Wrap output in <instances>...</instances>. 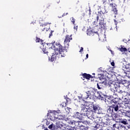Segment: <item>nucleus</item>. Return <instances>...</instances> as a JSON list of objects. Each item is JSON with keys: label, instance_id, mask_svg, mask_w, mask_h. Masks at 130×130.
Masks as SVG:
<instances>
[{"label": "nucleus", "instance_id": "f257e3e1", "mask_svg": "<svg viewBox=\"0 0 130 130\" xmlns=\"http://www.w3.org/2000/svg\"><path fill=\"white\" fill-rule=\"evenodd\" d=\"M71 40H73V38H72V36H70L69 35H67L66 38L64 40V44H67V46H62L60 43L57 42H56L55 45L53 46V49L55 50V51H58L59 52V55L61 57H64L66 56V54L64 52H68V48L70 46V42H71Z\"/></svg>", "mask_w": 130, "mask_h": 130}, {"label": "nucleus", "instance_id": "f03ea898", "mask_svg": "<svg viewBox=\"0 0 130 130\" xmlns=\"http://www.w3.org/2000/svg\"><path fill=\"white\" fill-rule=\"evenodd\" d=\"M87 96L84 98L85 100H88V99H91V97H94L95 94H96V89L94 88L90 87L87 92H86Z\"/></svg>", "mask_w": 130, "mask_h": 130}, {"label": "nucleus", "instance_id": "7ed1b4c3", "mask_svg": "<svg viewBox=\"0 0 130 130\" xmlns=\"http://www.w3.org/2000/svg\"><path fill=\"white\" fill-rule=\"evenodd\" d=\"M108 84V85H109L110 87V91H111V92H113V95H114V92H115V89L120 87V86L119 85V83H112V81H109Z\"/></svg>", "mask_w": 130, "mask_h": 130}, {"label": "nucleus", "instance_id": "20e7f679", "mask_svg": "<svg viewBox=\"0 0 130 130\" xmlns=\"http://www.w3.org/2000/svg\"><path fill=\"white\" fill-rule=\"evenodd\" d=\"M47 116L50 118V120L54 121L55 119L57 118V112H55V111H50V112L47 113Z\"/></svg>", "mask_w": 130, "mask_h": 130}, {"label": "nucleus", "instance_id": "39448f33", "mask_svg": "<svg viewBox=\"0 0 130 130\" xmlns=\"http://www.w3.org/2000/svg\"><path fill=\"white\" fill-rule=\"evenodd\" d=\"M51 45H52V44L51 43H48V44H44L43 46V51L44 52V53H48V51H47V49H50V48H51V49H52V48H53V46H52V47H49Z\"/></svg>", "mask_w": 130, "mask_h": 130}, {"label": "nucleus", "instance_id": "423d86ee", "mask_svg": "<svg viewBox=\"0 0 130 130\" xmlns=\"http://www.w3.org/2000/svg\"><path fill=\"white\" fill-rule=\"evenodd\" d=\"M106 85H107V82L106 81L104 80L102 82H99L97 83V88L99 90H102Z\"/></svg>", "mask_w": 130, "mask_h": 130}, {"label": "nucleus", "instance_id": "0eeeda50", "mask_svg": "<svg viewBox=\"0 0 130 130\" xmlns=\"http://www.w3.org/2000/svg\"><path fill=\"white\" fill-rule=\"evenodd\" d=\"M56 125L57 127H60L61 128V129L66 130L67 129L66 127V125H64V123H62L61 120L57 121L56 122Z\"/></svg>", "mask_w": 130, "mask_h": 130}, {"label": "nucleus", "instance_id": "6e6552de", "mask_svg": "<svg viewBox=\"0 0 130 130\" xmlns=\"http://www.w3.org/2000/svg\"><path fill=\"white\" fill-rule=\"evenodd\" d=\"M111 108H112V110H114L115 112H118L119 111V108H120V105L118 104H113L111 106Z\"/></svg>", "mask_w": 130, "mask_h": 130}, {"label": "nucleus", "instance_id": "1a4fd4ad", "mask_svg": "<svg viewBox=\"0 0 130 130\" xmlns=\"http://www.w3.org/2000/svg\"><path fill=\"white\" fill-rule=\"evenodd\" d=\"M106 13H108V12L106 11L104 13L102 12V11L98 12V14L96 16V22H98V21H99V18H101V19H104V17H103V15H106Z\"/></svg>", "mask_w": 130, "mask_h": 130}, {"label": "nucleus", "instance_id": "9d476101", "mask_svg": "<svg viewBox=\"0 0 130 130\" xmlns=\"http://www.w3.org/2000/svg\"><path fill=\"white\" fill-rule=\"evenodd\" d=\"M120 107L125 109V108L128 107V101H124L122 102L121 103H120Z\"/></svg>", "mask_w": 130, "mask_h": 130}, {"label": "nucleus", "instance_id": "9b49d317", "mask_svg": "<svg viewBox=\"0 0 130 130\" xmlns=\"http://www.w3.org/2000/svg\"><path fill=\"white\" fill-rule=\"evenodd\" d=\"M110 6L112 7V11L114 12L115 15H117V12H118V10L116 9V5L115 4L111 3L110 4Z\"/></svg>", "mask_w": 130, "mask_h": 130}, {"label": "nucleus", "instance_id": "f8f14e48", "mask_svg": "<svg viewBox=\"0 0 130 130\" xmlns=\"http://www.w3.org/2000/svg\"><path fill=\"white\" fill-rule=\"evenodd\" d=\"M94 105V103L90 101H86L85 102V105L86 107H87V109H89V108H92L93 107V105Z\"/></svg>", "mask_w": 130, "mask_h": 130}, {"label": "nucleus", "instance_id": "ddd939ff", "mask_svg": "<svg viewBox=\"0 0 130 130\" xmlns=\"http://www.w3.org/2000/svg\"><path fill=\"white\" fill-rule=\"evenodd\" d=\"M82 76L84 79H86V80H90V79H92L93 76L90 74L87 73H83Z\"/></svg>", "mask_w": 130, "mask_h": 130}, {"label": "nucleus", "instance_id": "4468645a", "mask_svg": "<svg viewBox=\"0 0 130 130\" xmlns=\"http://www.w3.org/2000/svg\"><path fill=\"white\" fill-rule=\"evenodd\" d=\"M73 117L81 120L82 119V114L78 112H75L73 115Z\"/></svg>", "mask_w": 130, "mask_h": 130}, {"label": "nucleus", "instance_id": "2eb2a0df", "mask_svg": "<svg viewBox=\"0 0 130 130\" xmlns=\"http://www.w3.org/2000/svg\"><path fill=\"white\" fill-rule=\"evenodd\" d=\"M99 25L101 29H104L105 28V23L104 22V18L100 19Z\"/></svg>", "mask_w": 130, "mask_h": 130}, {"label": "nucleus", "instance_id": "dca6fc26", "mask_svg": "<svg viewBox=\"0 0 130 130\" xmlns=\"http://www.w3.org/2000/svg\"><path fill=\"white\" fill-rule=\"evenodd\" d=\"M58 53H59V52L58 53H55V54L52 53V55L51 57V61H54V60H56V56L58 55Z\"/></svg>", "mask_w": 130, "mask_h": 130}, {"label": "nucleus", "instance_id": "f3484780", "mask_svg": "<svg viewBox=\"0 0 130 130\" xmlns=\"http://www.w3.org/2000/svg\"><path fill=\"white\" fill-rule=\"evenodd\" d=\"M86 105H81V112H87L88 111V108H86Z\"/></svg>", "mask_w": 130, "mask_h": 130}, {"label": "nucleus", "instance_id": "a211bd4d", "mask_svg": "<svg viewBox=\"0 0 130 130\" xmlns=\"http://www.w3.org/2000/svg\"><path fill=\"white\" fill-rule=\"evenodd\" d=\"M100 93H101L100 91L97 92V93L99 94L98 98L100 100H103V101H104V100H106L105 98L101 95Z\"/></svg>", "mask_w": 130, "mask_h": 130}, {"label": "nucleus", "instance_id": "6ab92c4d", "mask_svg": "<svg viewBox=\"0 0 130 130\" xmlns=\"http://www.w3.org/2000/svg\"><path fill=\"white\" fill-rule=\"evenodd\" d=\"M120 123H122L123 124H124L125 125H126V124H128V123L127 122V120L125 119H123L122 120H120L119 121Z\"/></svg>", "mask_w": 130, "mask_h": 130}, {"label": "nucleus", "instance_id": "aec40b11", "mask_svg": "<svg viewBox=\"0 0 130 130\" xmlns=\"http://www.w3.org/2000/svg\"><path fill=\"white\" fill-rule=\"evenodd\" d=\"M73 123H74V124H76V123H78V126H82V124H81V123H82V122L81 121H75V120H73L72 121V124Z\"/></svg>", "mask_w": 130, "mask_h": 130}, {"label": "nucleus", "instance_id": "412c9836", "mask_svg": "<svg viewBox=\"0 0 130 130\" xmlns=\"http://www.w3.org/2000/svg\"><path fill=\"white\" fill-rule=\"evenodd\" d=\"M119 95L122 98V97H125L127 94H126V92L124 91H122Z\"/></svg>", "mask_w": 130, "mask_h": 130}, {"label": "nucleus", "instance_id": "4be33fe9", "mask_svg": "<svg viewBox=\"0 0 130 130\" xmlns=\"http://www.w3.org/2000/svg\"><path fill=\"white\" fill-rule=\"evenodd\" d=\"M118 50L121 51V52H125V51H127V49L126 48H123L121 47V48H118Z\"/></svg>", "mask_w": 130, "mask_h": 130}, {"label": "nucleus", "instance_id": "5701e85b", "mask_svg": "<svg viewBox=\"0 0 130 130\" xmlns=\"http://www.w3.org/2000/svg\"><path fill=\"white\" fill-rule=\"evenodd\" d=\"M92 108H93L92 110L93 111H97V110H98V106L96 105H93Z\"/></svg>", "mask_w": 130, "mask_h": 130}, {"label": "nucleus", "instance_id": "b1692460", "mask_svg": "<svg viewBox=\"0 0 130 130\" xmlns=\"http://www.w3.org/2000/svg\"><path fill=\"white\" fill-rule=\"evenodd\" d=\"M36 42L37 43L38 42H41L42 43L43 42V40L40 39V38H38V37H36Z\"/></svg>", "mask_w": 130, "mask_h": 130}, {"label": "nucleus", "instance_id": "393cba45", "mask_svg": "<svg viewBox=\"0 0 130 130\" xmlns=\"http://www.w3.org/2000/svg\"><path fill=\"white\" fill-rule=\"evenodd\" d=\"M86 123H87V124L90 125L93 123V119H89L88 120L86 121Z\"/></svg>", "mask_w": 130, "mask_h": 130}, {"label": "nucleus", "instance_id": "a878e982", "mask_svg": "<svg viewBox=\"0 0 130 130\" xmlns=\"http://www.w3.org/2000/svg\"><path fill=\"white\" fill-rule=\"evenodd\" d=\"M117 93H119V95L120 94L121 92L122 91L121 88L120 87H118L117 89H115Z\"/></svg>", "mask_w": 130, "mask_h": 130}, {"label": "nucleus", "instance_id": "bb28decb", "mask_svg": "<svg viewBox=\"0 0 130 130\" xmlns=\"http://www.w3.org/2000/svg\"><path fill=\"white\" fill-rule=\"evenodd\" d=\"M87 35L89 36H93V35H94V32L92 30H89L87 31Z\"/></svg>", "mask_w": 130, "mask_h": 130}, {"label": "nucleus", "instance_id": "cd10ccee", "mask_svg": "<svg viewBox=\"0 0 130 130\" xmlns=\"http://www.w3.org/2000/svg\"><path fill=\"white\" fill-rule=\"evenodd\" d=\"M108 75H109V74H108V72L103 71V73L102 74L101 76H103V77H104V76L106 77H108Z\"/></svg>", "mask_w": 130, "mask_h": 130}, {"label": "nucleus", "instance_id": "c85d7f7f", "mask_svg": "<svg viewBox=\"0 0 130 130\" xmlns=\"http://www.w3.org/2000/svg\"><path fill=\"white\" fill-rule=\"evenodd\" d=\"M126 116H127V117H130V111H126Z\"/></svg>", "mask_w": 130, "mask_h": 130}, {"label": "nucleus", "instance_id": "c756f323", "mask_svg": "<svg viewBox=\"0 0 130 130\" xmlns=\"http://www.w3.org/2000/svg\"><path fill=\"white\" fill-rule=\"evenodd\" d=\"M71 22L73 23V24H74V25H75V23L76 22V19H75V18H74V17H72L71 18Z\"/></svg>", "mask_w": 130, "mask_h": 130}, {"label": "nucleus", "instance_id": "7c9ffc66", "mask_svg": "<svg viewBox=\"0 0 130 130\" xmlns=\"http://www.w3.org/2000/svg\"><path fill=\"white\" fill-rule=\"evenodd\" d=\"M113 127L114 128H118V124H113Z\"/></svg>", "mask_w": 130, "mask_h": 130}, {"label": "nucleus", "instance_id": "2f4dec72", "mask_svg": "<svg viewBox=\"0 0 130 130\" xmlns=\"http://www.w3.org/2000/svg\"><path fill=\"white\" fill-rule=\"evenodd\" d=\"M107 112H108V113L112 114V112H113V110L111 111V109L109 108L107 110Z\"/></svg>", "mask_w": 130, "mask_h": 130}, {"label": "nucleus", "instance_id": "473e14b6", "mask_svg": "<svg viewBox=\"0 0 130 130\" xmlns=\"http://www.w3.org/2000/svg\"><path fill=\"white\" fill-rule=\"evenodd\" d=\"M113 102L114 104H120L119 103H118V101H117L115 100H113Z\"/></svg>", "mask_w": 130, "mask_h": 130}, {"label": "nucleus", "instance_id": "72a5a7b5", "mask_svg": "<svg viewBox=\"0 0 130 130\" xmlns=\"http://www.w3.org/2000/svg\"><path fill=\"white\" fill-rule=\"evenodd\" d=\"M98 128H99V125H96L94 126V128H93V130H97V129H98Z\"/></svg>", "mask_w": 130, "mask_h": 130}, {"label": "nucleus", "instance_id": "f704fd0d", "mask_svg": "<svg viewBox=\"0 0 130 130\" xmlns=\"http://www.w3.org/2000/svg\"><path fill=\"white\" fill-rule=\"evenodd\" d=\"M126 77H128V78H130V73H129V72L126 73Z\"/></svg>", "mask_w": 130, "mask_h": 130}, {"label": "nucleus", "instance_id": "c9c22d12", "mask_svg": "<svg viewBox=\"0 0 130 130\" xmlns=\"http://www.w3.org/2000/svg\"><path fill=\"white\" fill-rule=\"evenodd\" d=\"M125 3H126L127 5L130 6V0H127V1L125 2Z\"/></svg>", "mask_w": 130, "mask_h": 130}, {"label": "nucleus", "instance_id": "e433bc0d", "mask_svg": "<svg viewBox=\"0 0 130 130\" xmlns=\"http://www.w3.org/2000/svg\"><path fill=\"white\" fill-rule=\"evenodd\" d=\"M122 115H123V116H126V111L122 112Z\"/></svg>", "mask_w": 130, "mask_h": 130}, {"label": "nucleus", "instance_id": "4c0bfd02", "mask_svg": "<svg viewBox=\"0 0 130 130\" xmlns=\"http://www.w3.org/2000/svg\"><path fill=\"white\" fill-rule=\"evenodd\" d=\"M52 127H53V124H50V125L48 126V128H50V129H51V128H52Z\"/></svg>", "mask_w": 130, "mask_h": 130}, {"label": "nucleus", "instance_id": "58836bf2", "mask_svg": "<svg viewBox=\"0 0 130 130\" xmlns=\"http://www.w3.org/2000/svg\"><path fill=\"white\" fill-rule=\"evenodd\" d=\"M74 29H75V30L76 31H77V30H78V25H75L74 26Z\"/></svg>", "mask_w": 130, "mask_h": 130}, {"label": "nucleus", "instance_id": "ea45409f", "mask_svg": "<svg viewBox=\"0 0 130 130\" xmlns=\"http://www.w3.org/2000/svg\"><path fill=\"white\" fill-rule=\"evenodd\" d=\"M111 66H112V67H114V66L115 65V63H114V62H112L111 63Z\"/></svg>", "mask_w": 130, "mask_h": 130}, {"label": "nucleus", "instance_id": "a19ab883", "mask_svg": "<svg viewBox=\"0 0 130 130\" xmlns=\"http://www.w3.org/2000/svg\"><path fill=\"white\" fill-rule=\"evenodd\" d=\"M102 2L104 5H106V4H105V3H106V0H102Z\"/></svg>", "mask_w": 130, "mask_h": 130}, {"label": "nucleus", "instance_id": "79ce46f5", "mask_svg": "<svg viewBox=\"0 0 130 130\" xmlns=\"http://www.w3.org/2000/svg\"><path fill=\"white\" fill-rule=\"evenodd\" d=\"M48 31V29H47V28H44L43 30H42V31Z\"/></svg>", "mask_w": 130, "mask_h": 130}, {"label": "nucleus", "instance_id": "37998d69", "mask_svg": "<svg viewBox=\"0 0 130 130\" xmlns=\"http://www.w3.org/2000/svg\"><path fill=\"white\" fill-rule=\"evenodd\" d=\"M52 31H51V32L50 34L49 38H50V37L52 36Z\"/></svg>", "mask_w": 130, "mask_h": 130}, {"label": "nucleus", "instance_id": "c03bdc74", "mask_svg": "<svg viewBox=\"0 0 130 130\" xmlns=\"http://www.w3.org/2000/svg\"><path fill=\"white\" fill-rule=\"evenodd\" d=\"M83 50H84V48H83V47H81L80 50V52H82V51H83Z\"/></svg>", "mask_w": 130, "mask_h": 130}, {"label": "nucleus", "instance_id": "a18cd8bd", "mask_svg": "<svg viewBox=\"0 0 130 130\" xmlns=\"http://www.w3.org/2000/svg\"><path fill=\"white\" fill-rule=\"evenodd\" d=\"M120 2H123V3H125V1L126 0H119Z\"/></svg>", "mask_w": 130, "mask_h": 130}, {"label": "nucleus", "instance_id": "49530a36", "mask_svg": "<svg viewBox=\"0 0 130 130\" xmlns=\"http://www.w3.org/2000/svg\"><path fill=\"white\" fill-rule=\"evenodd\" d=\"M114 22H115V25H117V21H116V20H115Z\"/></svg>", "mask_w": 130, "mask_h": 130}, {"label": "nucleus", "instance_id": "de8ad7c7", "mask_svg": "<svg viewBox=\"0 0 130 130\" xmlns=\"http://www.w3.org/2000/svg\"><path fill=\"white\" fill-rule=\"evenodd\" d=\"M64 16H66L65 13H63L62 15V17H64Z\"/></svg>", "mask_w": 130, "mask_h": 130}, {"label": "nucleus", "instance_id": "09e8293b", "mask_svg": "<svg viewBox=\"0 0 130 130\" xmlns=\"http://www.w3.org/2000/svg\"><path fill=\"white\" fill-rule=\"evenodd\" d=\"M89 57V55L88 54H86V58H88Z\"/></svg>", "mask_w": 130, "mask_h": 130}, {"label": "nucleus", "instance_id": "8fccbe9b", "mask_svg": "<svg viewBox=\"0 0 130 130\" xmlns=\"http://www.w3.org/2000/svg\"><path fill=\"white\" fill-rule=\"evenodd\" d=\"M102 79H103V77H100V80H102Z\"/></svg>", "mask_w": 130, "mask_h": 130}, {"label": "nucleus", "instance_id": "3c124183", "mask_svg": "<svg viewBox=\"0 0 130 130\" xmlns=\"http://www.w3.org/2000/svg\"><path fill=\"white\" fill-rule=\"evenodd\" d=\"M67 103H66V104H68L69 103V102H68V100H67Z\"/></svg>", "mask_w": 130, "mask_h": 130}, {"label": "nucleus", "instance_id": "603ef678", "mask_svg": "<svg viewBox=\"0 0 130 130\" xmlns=\"http://www.w3.org/2000/svg\"><path fill=\"white\" fill-rule=\"evenodd\" d=\"M65 14H66V16H67V15H69V13H66Z\"/></svg>", "mask_w": 130, "mask_h": 130}, {"label": "nucleus", "instance_id": "864d4df0", "mask_svg": "<svg viewBox=\"0 0 130 130\" xmlns=\"http://www.w3.org/2000/svg\"><path fill=\"white\" fill-rule=\"evenodd\" d=\"M128 51L130 53V49H128Z\"/></svg>", "mask_w": 130, "mask_h": 130}, {"label": "nucleus", "instance_id": "5fc2aeb1", "mask_svg": "<svg viewBox=\"0 0 130 130\" xmlns=\"http://www.w3.org/2000/svg\"><path fill=\"white\" fill-rule=\"evenodd\" d=\"M81 79H82V80H83V81L85 80V79H83V78H82V77H81Z\"/></svg>", "mask_w": 130, "mask_h": 130}, {"label": "nucleus", "instance_id": "6e6d98bb", "mask_svg": "<svg viewBox=\"0 0 130 130\" xmlns=\"http://www.w3.org/2000/svg\"><path fill=\"white\" fill-rule=\"evenodd\" d=\"M128 42L130 43V40H128Z\"/></svg>", "mask_w": 130, "mask_h": 130}, {"label": "nucleus", "instance_id": "4d7b16f0", "mask_svg": "<svg viewBox=\"0 0 130 130\" xmlns=\"http://www.w3.org/2000/svg\"><path fill=\"white\" fill-rule=\"evenodd\" d=\"M104 96H105V97H107V95H104Z\"/></svg>", "mask_w": 130, "mask_h": 130}, {"label": "nucleus", "instance_id": "13d9d810", "mask_svg": "<svg viewBox=\"0 0 130 130\" xmlns=\"http://www.w3.org/2000/svg\"><path fill=\"white\" fill-rule=\"evenodd\" d=\"M48 7H50V5H48Z\"/></svg>", "mask_w": 130, "mask_h": 130}, {"label": "nucleus", "instance_id": "bf43d9fd", "mask_svg": "<svg viewBox=\"0 0 130 130\" xmlns=\"http://www.w3.org/2000/svg\"><path fill=\"white\" fill-rule=\"evenodd\" d=\"M58 3H59V2H57V4H58Z\"/></svg>", "mask_w": 130, "mask_h": 130}, {"label": "nucleus", "instance_id": "052dcab7", "mask_svg": "<svg viewBox=\"0 0 130 130\" xmlns=\"http://www.w3.org/2000/svg\"><path fill=\"white\" fill-rule=\"evenodd\" d=\"M128 95H129V96H130V93H129Z\"/></svg>", "mask_w": 130, "mask_h": 130}, {"label": "nucleus", "instance_id": "680f3d73", "mask_svg": "<svg viewBox=\"0 0 130 130\" xmlns=\"http://www.w3.org/2000/svg\"><path fill=\"white\" fill-rule=\"evenodd\" d=\"M107 14V13H106V15H107V14Z\"/></svg>", "mask_w": 130, "mask_h": 130}, {"label": "nucleus", "instance_id": "e2e57ef3", "mask_svg": "<svg viewBox=\"0 0 130 130\" xmlns=\"http://www.w3.org/2000/svg\"><path fill=\"white\" fill-rule=\"evenodd\" d=\"M94 23H95V21H94Z\"/></svg>", "mask_w": 130, "mask_h": 130}]
</instances>
